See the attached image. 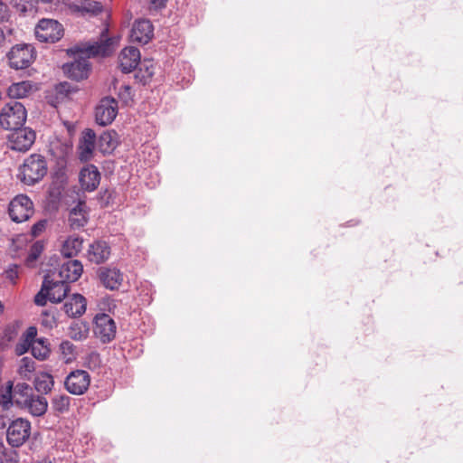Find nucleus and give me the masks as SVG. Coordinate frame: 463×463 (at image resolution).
I'll return each instance as SVG.
<instances>
[{
    "label": "nucleus",
    "mask_w": 463,
    "mask_h": 463,
    "mask_svg": "<svg viewBox=\"0 0 463 463\" xmlns=\"http://www.w3.org/2000/svg\"><path fill=\"white\" fill-rule=\"evenodd\" d=\"M90 326L86 321L77 320L71 324L68 328V335L75 341H83L88 338Z\"/></svg>",
    "instance_id": "24"
},
{
    "label": "nucleus",
    "mask_w": 463,
    "mask_h": 463,
    "mask_svg": "<svg viewBox=\"0 0 463 463\" xmlns=\"http://www.w3.org/2000/svg\"><path fill=\"white\" fill-rule=\"evenodd\" d=\"M118 101L111 97L101 99L95 108V119L99 126L110 125L118 115Z\"/></svg>",
    "instance_id": "10"
},
{
    "label": "nucleus",
    "mask_w": 463,
    "mask_h": 463,
    "mask_svg": "<svg viewBox=\"0 0 463 463\" xmlns=\"http://www.w3.org/2000/svg\"><path fill=\"white\" fill-rule=\"evenodd\" d=\"M38 2H42V3H51V2H52V0H34L35 5H36Z\"/></svg>",
    "instance_id": "48"
},
{
    "label": "nucleus",
    "mask_w": 463,
    "mask_h": 463,
    "mask_svg": "<svg viewBox=\"0 0 463 463\" xmlns=\"http://www.w3.org/2000/svg\"><path fill=\"white\" fill-rule=\"evenodd\" d=\"M17 403L34 417L44 415L48 409L47 399L39 394H33L26 400H17Z\"/></svg>",
    "instance_id": "19"
},
{
    "label": "nucleus",
    "mask_w": 463,
    "mask_h": 463,
    "mask_svg": "<svg viewBox=\"0 0 463 463\" xmlns=\"http://www.w3.org/2000/svg\"><path fill=\"white\" fill-rule=\"evenodd\" d=\"M79 180L83 190L93 192L99 184L100 173L94 165H88L80 170Z\"/></svg>",
    "instance_id": "18"
},
{
    "label": "nucleus",
    "mask_w": 463,
    "mask_h": 463,
    "mask_svg": "<svg viewBox=\"0 0 463 463\" xmlns=\"http://www.w3.org/2000/svg\"><path fill=\"white\" fill-rule=\"evenodd\" d=\"M123 89H124V91H120V96L121 97H125V96L129 97L131 94V88L128 85H124Z\"/></svg>",
    "instance_id": "46"
},
{
    "label": "nucleus",
    "mask_w": 463,
    "mask_h": 463,
    "mask_svg": "<svg viewBox=\"0 0 463 463\" xmlns=\"http://www.w3.org/2000/svg\"><path fill=\"white\" fill-rule=\"evenodd\" d=\"M33 384L39 393L47 394L54 385L53 377L48 373H41L34 378Z\"/></svg>",
    "instance_id": "26"
},
{
    "label": "nucleus",
    "mask_w": 463,
    "mask_h": 463,
    "mask_svg": "<svg viewBox=\"0 0 463 463\" xmlns=\"http://www.w3.org/2000/svg\"><path fill=\"white\" fill-rule=\"evenodd\" d=\"M47 162L43 156L32 154L27 156L19 168L18 178L26 185H33L47 174Z\"/></svg>",
    "instance_id": "2"
},
{
    "label": "nucleus",
    "mask_w": 463,
    "mask_h": 463,
    "mask_svg": "<svg viewBox=\"0 0 463 463\" xmlns=\"http://www.w3.org/2000/svg\"><path fill=\"white\" fill-rule=\"evenodd\" d=\"M47 222L45 220H41L34 223L31 228V234L33 237L39 236L46 228Z\"/></svg>",
    "instance_id": "41"
},
{
    "label": "nucleus",
    "mask_w": 463,
    "mask_h": 463,
    "mask_svg": "<svg viewBox=\"0 0 463 463\" xmlns=\"http://www.w3.org/2000/svg\"><path fill=\"white\" fill-rule=\"evenodd\" d=\"M153 34L154 27L151 22L146 19H141L134 23L130 39L133 43L146 44L152 39Z\"/></svg>",
    "instance_id": "14"
},
{
    "label": "nucleus",
    "mask_w": 463,
    "mask_h": 463,
    "mask_svg": "<svg viewBox=\"0 0 463 463\" xmlns=\"http://www.w3.org/2000/svg\"><path fill=\"white\" fill-rule=\"evenodd\" d=\"M96 134L90 129L87 128L82 132V136L78 145V156L80 161L87 162L93 156L95 149Z\"/></svg>",
    "instance_id": "16"
},
{
    "label": "nucleus",
    "mask_w": 463,
    "mask_h": 463,
    "mask_svg": "<svg viewBox=\"0 0 463 463\" xmlns=\"http://www.w3.org/2000/svg\"><path fill=\"white\" fill-rule=\"evenodd\" d=\"M111 254L109 243L105 241H95L89 245L86 252L87 260L94 264L106 262Z\"/></svg>",
    "instance_id": "13"
},
{
    "label": "nucleus",
    "mask_w": 463,
    "mask_h": 463,
    "mask_svg": "<svg viewBox=\"0 0 463 463\" xmlns=\"http://www.w3.org/2000/svg\"><path fill=\"white\" fill-rule=\"evenodd\" d=\"M37 329L35 326H29L26 331L23 334L22 337L30 343L36 341Z\"/></svg>",
    "instance_id": "42"
},
{
    "label": "nucleus",
    "mask_w": 463,
    "mask_h": 463,
    "mask_svg": "<svg viewBox=\"0 0 463 463\" xmlns=\"http://www.w3.org/2000/svg\"><path fill=\"white\" fill-rule=\"evenodd\" d=\"M93 333L102 344L110 343L115 339L117 333L114 319L105 313L97 314L94 317Z\"/></svg>",
    "instance_id": "8"
},
{
    "label": "nucleus",
    "mask_w": 463,
    "mask_h": 463,
    "mask_svg": "<svg viewBox=\"0 0 463 463\" xmlns=\"http://www.w3.org/2000/svg\"><path fill=\"white\" fill-rule=\"evenodd\" d=\"M43 250V244L42 241H36L34 242L31 249H30V251L26 257V262L27 264H30V263H33L39 257L40 255L42 254Z\"/></svg>",
    "instance_id": "37"
},
{
    "label": "nucleus",
    "mask_w": 463,
    "mask_h": 463,
    "mask_svg": "<svg viewBox=\"0 0 463 463\" xmlns=\"http://www.w3.org/2000/svg\"><path fill=\"white\" fill-rule=\"evenodd\" d=\"M33 343L28 342L27 340L21 337L20 341L15 345V354L17 355H23L25 354L29 349L32 348Z\"/></svg>",
    "instance_id": "39"
},
{
    "label": "nucleus",
    "mask_w": 463,
    "mask_h": 463,
    "mask_svg": "<svg viewBox=\"0 0 463 463\" xmlns=\"http://www.w3.org/2000/svg\"><path fill=\"white\" fill-rule=\"evenodd\" d=\"M49 283L50 274H46L43 278L40 291L34 297V303L37 306L43 307L46 305L47 300H50Z\"/></svg>",
    "instance_id": "30"
},
{
    "label": "nucleus",
    "mask_w": 463,
    "mask_h": 463,
    "mask_svg": "<svg viewBox=\"0 0 463 463\" xmlns=\"http://www.w3.org/2000/svg\"><path fill=\"white\" fill-rule=\"evenodd\" d=\"M32 88L33 86L30 81L13 83L8 88V95L10 98L14 99L13 100L23 99L28 95Z\"/></svg>",
    "instance_id": "27"
},
{
    "label": "nucleus",
    "mask_w": 463,
    "mask_h": 463,
    "mask_svg": "<svg viewBox=\"0 0 463 463\" xmlns=\"http://www.w3.org/2000/svg\"><path fill=\"white\" fill-rule=\"evenodd\" d=\"M67 52L74 56L75 60L63 64V72L75 80L86 79L90 71V57H107L113 52L112 39L108 37V28L102 30L99 41L77 44Z\"/></svg>",
    "instance_id": "1"
},
{
    "label": "nucleus",
    "mask_w": 463,
    "mask_h": 463,
    "mask_svg": "<svg viewBox=\"0 0 463 463\" xmlns=\"http://www.w3.org/2000/svg\"><path fill=\"white\" fill-rule=\"evenodd\" d=\"M4 449H5V445L0 442V456L2 455L3 451H4Z\"/></svg>",
    "instance_id": "49"
},
{
    "label": "nucleus",
    "mask_w": 463,
    "mask_h": 463,
    "mask_svg": "<svg viewBox=\"0 0 463 463\" xmlns=\"http://www.w3.org/2000/svg\"><path fill=\"white\" fill-rule=\"evenodd\" d=\"M8 136L10 148L12 150L25 152L30 149L35 140V132L29 128H23L11 130Z\"/></svg>",
    "instance_id": "11"
},
{
    "label": "nucleus",
    "mask_w": 463,
    "mask_h": 463,
    "mask_svg": "<svg viewBox=\"0 0 463 463\" xmlns=\"http://www.w3.org/2000/svg\"><path fill=\"white\" fill-rule=\"evenodd\" d=\"M33 393L32 387L26 383H18L14 388V396L17 400H26Z\"/></svg>",
    "instance_id": "32"
},
{
    "label": "nucleus",
    "mask_w": 463,
    "mask_h": 463,
    "mask_svg": "<svg viewBox=\"0 0 463 463\" xmlns=\"http://www.w3.org/2000/svg\"><path fill=\"white\" fill-rule=\"evenodd\" d=\"M35 371V362L33 358L24 356L20 360L18 373L25 380H31Z\"/></svg>",
    "instance_id": "29"
},
{
    "label": "nucleus",
    "mask_w": 463,
    "mask_h": 463,
    "mask_svg": "<svg viewBox=\"0 0 463 463\" xmlns=\"http://www.w3.org/2000/svg\"><path fill=\"white\" fill-rule=\"evenodd\" d=\"M83 240L80 236H69L61 247V253L71 259L76 256L82 249Z\"/></svg>",
    "instance_id": "25"
},
{
    "label": "nucleus",
    "mask_w": 463,
    "mask_h": 463,
    "mask_svg": "<svg viewBox=\"0 0 463 463\" xmlns=\"http://www.w3.org/2000/svg\"><path fill=\"white\" fill-rule=\"evenodd\" d=\"M9 65L14 70L28 68L35 59V51L31 44L14 45L7 53Z\"/></svg>",
    "instance_id": "4"
},
{
    "label": "nucleus",
    "mask_w": 463,
    "mask_h": 463,
    "mask_svg": "<svg viewBox=\"0 0 463 463\" xmlns=\"http://www.w3.org/2000/svg\"><path fill=\"white\" fill-rule=\"evenodd\" d=\"M97 275L100 283L109 290L118 289L124 280L123 273L117 268L100 267Z\"/></svg>",
    "instance_id": "12"
},
{
    "label": "nucleus",
    "mask_w": 463,
    "mask_h": 463,
    "mask_svg": "<svg viewBox=\"0 0 463 463\" xmlns=\"http://www.w3.org/2000/svg\"><path fill=\"white\" fill-rule=\"evenodd\" d=\"M33 213V203L25 194H18L9 203L8 213L14 222L20 223L27 221Z\"/></svg>",
    "instance_id": "5"
},
{
    "label": "nucleus",
    "mask_w": 463,
    "mask_h": 463,
    "mask_svg": "<svg viewBox=\"0 0 463 463\" xmlns=\"http://www.w3.org/2000/svg\"><path fill=\"white\" fill-rule=\"evenodd\" d=\"M26 118L25 107L17 100H11L1 109L0 125L6 130L17 129L24 125Z\"/></svg>",
    "instance_id": "3"
},
{
    "label": "nucleus",
    "mask_w": 463,
    "mask_h": 463,
    "mask_svg": "<svg viewBox=\"0 0 463 463\" xmlns=\"http://www.w3.org/2000/svg\"><path fill=\"white\" fill-rule=\"evenodd\" d=\"M12 4L17 11L24 14L36 9L34 0H12Z\"/></svg>",
    "instance_id": "35"
},
{
    "label": "nucleus",
    "mask_w": 463,
    "mask_h": 463,
    "mask_svg": "<svg viewBox=\"0 0 463 463\" xmlns=\"http://www.w3.org/2000/svg\"><path fill=\"white\" fill-rule=\"evenodd\" d=\"M103 9L102 5L97 1L82 3L79 10L82 13H88L93 15L99 14Z\"/></svg>",
    "instance_id": "36"
},
{
    "label": "nucleus",
    "mask_w": 463,
    "mask_h": 463,
    "mask_svg": "<svg viewBox=\"0 0 463 463\" xmlns=\"http://www.w3.org/2000/svg\"><path fill=\"white\" fill-rule=\"evenodd\" d=\"M3 309H4V306L2 305V303L0 302V313L3 312Z\"/></svg>",
    "instance_id": "51"
},
{
    "label": "nucleus",
    "mask_w": 463,
    "mask_h": 463,
    "mask_svg": "<svg viewBox=\"0 0 463 463\" xmlns=\"http://www.w3.org/2000/svg\"><path fill=\"white\" fill-rule=\"evenodd\" d=\"M83 272V265L78 260L69 259L61 264L59 269L60 280H64L69 284L77 281Z\"/></svg>",
    "instance_id": "15"
},
{
    "label": "nucleus",
    "mask_w": 463,
    "mask_h": 463,
    "mask_svg": "<svg viewBox=\"0 0 463 463\" xmlns=\"http://www.w3.org/2000/svg\"><path fill=\"white\" fill-rule=\"evenodd\" d=\"M118 62L122 72L133 71L140 62L139 50L133 46L124 48L118 55Z\"/></svg>",
    "instance_id": "17"
},
{
    "label": "nucleus",
    "mask_w": 463,
    "mask_h": 463,
    "mask_svg": "<svg viewBox=\"0 0 463 463\" xmlns=\"http://www.w3.org/2000/svg\"><path fill=\"white\" fill-rule=\"evenodd\" d=\"M41 324L43 326L48 329L56 327L58 323L55 317V311L52 309L43 311L41 315Z\"/></svg>",
    "instance_id": "33"
},
{
    "label": "nucleus",
    "mask_w": 463,
    "mask_h": 463,
    "mask_svg": "<svg viewBox=\"0 0 463 463\" xmlns=\"http://www.w3.org/2000/svg\"><path fill=\"white\" fill-rule=\"evenodd\" d=\"M10 13L6 4L0 0V23L9 19Z\"/></svg>",
    "instance_id": "43"
},
{
    "label": "nucleus",
    "mask_w": 463,
    "mask_h": 463,
    "mask_svg": "<svg viewBox=\"0 0 463 463\" xmlns=\"http://www.w3.org/2000/svg\"><path fill=\"white\" fill-rule=\"evenodd\" d=\"M37 463H71V462L67 459H63L61 458H51L47 457V458H44L42 460L38 461Z\"/></svg>",
    "instance_id": "44"
},
{
    "label": "nucleus",
    "mask_w": 463,
    "mask_h": 463,
    "mask_svg": "<svg viewBox=\"0 0 463 463\" xmlns=\"http://www.w3.org/2000/svg\"><path fill=\"white\" fill-rule=\"evenodd\" d=\"M75 345L69 340H64L60 344V350L66 362H70L75 357Z\"/></svg>",
    "instance_id": "34"
},
{
    "label": "nucleus",
    "mask_w": 463,
    "mask_h": 463,
    "mask_svg": "<svg viewBox=\"0 0 463 463\" xmlns=\"http://www.w3.org/2000/svg\"><path fill=\"white\" fill-rule=\"evenodd\" d=\"M8 273H9L8 277H9L11 279H14V272H13V271H10V272H8Z\"/></svg>",
    "instance_id": "50"
},
{
    "label": "nucleus",
    "mask_w": 463,
    "mask_h": 463,
    "mask_svg": "<svg viewBox=\"0 0 463 463\" xmlns=\"http://www.w3.org/2000/svg\"><path fill=\"white\" fill-rule=\"evenodd\" d=\"M90 384V375L85 370H73L64 380L65 389L73 395L84 394Z\"/></svg>",
    "instance_id": "9"
},
{
    "label": "nucleus",
    "mask_w": 463,
    "mask_h": 463,
    "mask_svg": "<svg viewBox=\"0 0 463 463\" xmlns=\"http://www.w3.org/2000/svg\"><path fill=\"white\" fill-rule=\"evenodd\" d=\"M35 36L42 43H54L63 36V27L56 20L43 18L35 26Z\"/></svg>",
    "instance_id": "7"
},
{
    "label": "nucleus",
    "mask_w": 463,
    "mask_h": 463,
    "mask_svg": "<svg viewBox=\"0 0 463 463\" xmlns=\"http://www.w3.org/2000/svg\"><path fill=\"white\" fill-rule=\"evenodd\" d=\"M71 290V286L64 280L54 279L50 278L49 293L50 301L52 303L61 302Z\"/></svg>",
    "instance_id": "22"
},
{
    "label": "nucleus",
    "mask_w": 463,
    "mask_h": 463,
    "mask_svg": "<svg viewBox=\"0 0 463 463\" xmlns=\"http://www.w3.org/2000/svg\"><path fill=\"white\" fill-rule=\"evenodd\" d=\"M118 145V134L115 130H107L100 134L98 147L103 154L111 153Z\"/></svg>",
    "instance_id": "23"
},
{
    "label": "nucleus",
    "mask_w": 463,
    "mask_h": 463,
    "mask_svg": "<svg viewBox=\"0 0 463 463\" xmlns=\"http://www.w3.org/2000/svg\"><path fill=\"white\" fill-rule=\"evenodd\" d=\"M12 393H13V385L9 382L5 393H4L2 395L1 403H2V406L4 409H8L10 407V405L12 404Z\"/></svg>",
    "instance_id": "40"
},
{
    "label": "nucleus",
    "mask_w": 463,
    "mask_h": 463,
    "mask_svg": "<svg viewBox=\"0 0 463 463\" xmlns=\"http://www.w3.org/2000/svg\"><path fill=\"white\" fill-rule=\"evenodd\" d=\"M19 457L16 450L13 449H6L5 447L2 455L0 456V463H18Z\"/></svg>",
    "instance_id": "38"
},
{
    "label": "nucleus",
    "mask_w": 463,
    "mask_h": 463,
    "mask_svg": "<svg viewBox=\"0 0 463 463\" xmlns=\"http://www.w3.org/2000/svg\"><path fill=\"white\" fill-rule=\"evenodd\" d=\"M31 353L34 358L40 361L45 360L51 353L47 340L45 338H37L33 343Z\"/></svg>",
    "instance_id": "28"
},
{
    "label": "nucleus",
    "mask_w": 463,
    "mask_h": 463,
    "mask_svg": "<svg viewBox=\"0 0 463 463\" xmlns=\"http://www.w3.org/2000/svg\"><path fill=\"white\" fill-rule=\"evenodd\" d=\"M31 435V422L23 418L12 420L6 430V439L13 448L24 445Z\"/></svg>",
    "instance_id": "6"
},
{
    "label": "nucleus",
    "mask_w": 463,
    "mask_h": 463,
    "mask_svg": "<svg viewBox=\"0 0 463 463\" xmlns=\"http://www.w3.org/2000/svg\"><path fill=\"white\" fill-rule=\"evenodd\" d=\"M87 307L86 298L80 294H73L63 305V310L70 317H81Z\"/></svg>",
    "instance_id": "21"
},
{
    "label": "nucleus",
    "mask_w": 463,
    "mask_h": 463,
    "mask_svg": "<svg viewBox=\"0 0 463 463\" xmlns=\"http://www.w3.org/2000/svg\"><path fill=\"white\" fill-rule=\"evenodd\" d=\"M89 220V212L84 201L78 203L70 211L69 225L72 230H79L84 227Z\"/></svg>",
    "instance_id": "20"
},
{
    "label": "nucleus",
    "mask_w": 463,
    "mask_h": 463,
    "mask_svg": "<svg viewBox=\"0 0 463 463\" xmlns=\"http://www.w3.org/2000/svg\"><path fill=\"white\" fill-rule=\"evenodd\" d=\"M167 0H150V4L155 8H162L165 7Z\"/></svg>",
    "instance_id": "45"
},
{
    "label": "nucleus",
    "mask_w": 463,
    "mask_h": 463,
    "mask_svg": "<svg viewBox=\"0 0 463 463\" xmlns=\"http://www.w3.org/2000/svg\"><path fill=\"white\" fill-rule=\"evenodd\" d=\"M5 40L4 32L0 29V43H2Z\"/></svg>",
    "instance_id": "47"
},
{
    "label": "nucleus",
    "mask_w": 463,
    "mask_h": 463,
    "mask_svg": "<svg viewBox=\"0 0 463 463\" xmlns=\"http://www.w3.org/2000/svg\"><path fill=\"white\" fill-rule=\"evenodd\" d=\"M71 405V397L66 394H57L52 399V409L59 413H64L69 411Z\"/></svg>",
    "instance_id": "31"
}]
</instances>
